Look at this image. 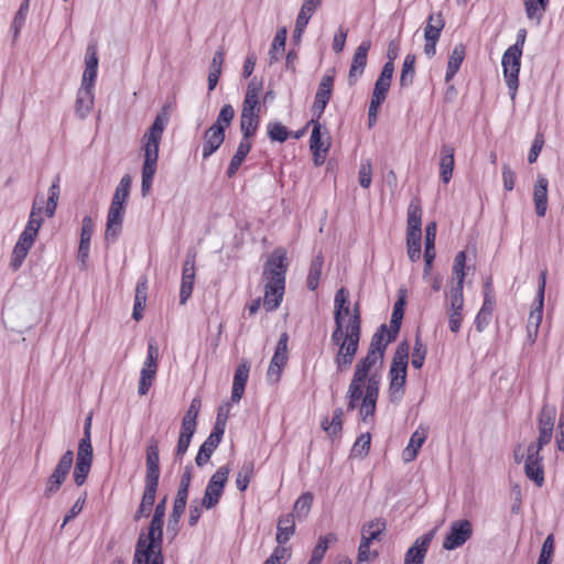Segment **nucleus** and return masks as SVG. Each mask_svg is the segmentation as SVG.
<instances>
[{
  "label": "nucleus",
  "mask_w": 564,
  "mask_h": 564,
  "mask_svg": "<svg viewBox=\"0 0 564 564\" xmlns=\"http://www.w3.org/2000/svg\"><path fill=\"white\" fill-rule=\"evenodd\" d=\"M361 338V317L360 305L358 302L354 304L352 314L348 318L346 326L335 327L330 341L337 347L334 356L336 373L346 372L352 365L359 349Z\"/></svg>",
  "instance_id": "1"
},
{
  "label": "nucleus",
  "mask_w": 564,
  "mask_h": 564,
  "mask_svg": "<svg viewBox=\"0 0 564 564\" xmlns=\"http://www.w3.org/2000/svg\"><path fill=\"white\" fill-rule=\"evenodd\" d=\"M167 122L169 117L164 113H159L142 139L144 160L142 165L141 194L143 197H145L152 188L158 169L160 143Z\"/></svg>",
  "instance_id": "2"
},
{
  "label": "nucleus",
  "mask_w": 564,
  "mask_h": 564,
  "mask_svg": "<svg viewBox=\"0 0 564 564\" xmlns=\"http://www.w3.org/2000/svg\"><path fill=\"white\" fill-rule=\"evenodd\" d=\"M286 256L284 252H274L267 261L263 269V278L267 280L264 286L263 305L267 311H275L284 295Z\"/></svg>",
  "instance_id": "3"
},
{
  "label": "nucleus",
  "mask_w": 564,
  "mask_h": 564,
  "mask_svg": "<svg viewBox=\"0 0 564 564\" xmlns=\"http://www.w3.org/2000/svg\"><path fill=\"white\" fill-rule=\"evenodd\" d=\"M163 525L164 517L153 513L148 531L139 534L132 564H147L150 558L164 560Z\"/></svg>",
  "instance_id": "4"
},
{
  "label": "nucleus",
  "mask_w": 564,
  "mask_h": 564,
  "mask_svg": "<svg viewBox=\"0 0 564 564\" xmlns=\"http://www.w3.org/2000/svg\"><path fill=\"white\" fill-rule=\"evenodd\" d=\"M409 364V345L402 341L398 345L389 372V400L393 404H399L405 393L406 370Z\"/></svg>",
  "instance_id": "5"
},
{
  "label": "nucleus",
  "mask_w": 564,
  "mask_h": 564,
  "mask_svg": "<svg viewBox=\"0 0 564 564\" xmlns=\"http://www.w3.org/2000/svg\"><path fill=\"white\" fill-rule=\"evenodd\" d=\"M522 53L518 48L506 50L502 55L501 65L503 68L505 80L509 90L510 99L516 100L519 87V73L521 68Z\"/></svg>",
  "instance_id": "6"
},
{
  "label": "nucleus",
  "mask_w": 564,
  "mask_h": 564,
  "mask_svg": "<svg viewBox=\"0 0 564 564\" xmlns=\"http://www.w3.org/2000/svg\"><path fill=\"white\" fill-rule=\"evenodd\" d=\"M382 364L383 361L379 358L367 354L356 364L350 382L359 384V387L366 389V386L369 384L372 378H375L378 381V388H380L381 375L379 373V370L381 369Z\"/></svg>",
  "instance_id": "7"
},
{
  "label": "nucleus",
  "mask_w": 564,
  "mask_h": 564,
  "mask_svg": "<svg viewBox=\"0 0 564 564\" xmlns=\"http://www.w3.org/2000/svg\"><path fill=\"white\" fill-rule=\"evenodd\" d=\"M230 468L228 465L220 466L210 477L202 499V507L212 509L216 507L223 496L225 485L228 480Z\"/></svg>",
  "instance_id": "8"
},
{
  "label": "nucleus",
  "mask_w": 564,
  "mask_h": 564,
  "mask_svg": "<svg viewBox=\"0 0 564 564\" xmlns=\"http://www.w3.org/2000/svg\"><path fill=\"white\" fill-rule=\"evenodd\" d=\"M158 359H159V348L154 339L149 340L147 357L143 361V366L140 371V379L138 386L139 395H145L154 379L158 371Z\"/></svg>",
  "instance_id": "9"
},
{
  "label": "nucleus",
  "mask_w": 564,
  "mask_h": 564,
  "mask_svg": "<svg viewBox=\"0 0 564 564\" xmlns=\"http://www.w3.org/2000/svg\"><path fill=\"white\" fill-rule=\"evenodd\" d=\"M73 463L74 453L73 451L68 449L62 455L57 465L55 466V468L53 469L52 474L48 476L45 482L44 496L46 498L52 497L61 489V486L66 480L70 471Z\"/></svg>",
  "instance_id": "10"
},
{
  "label": "nucleus",
  "mask_w": 564,
  "mask_h": 564,
  "mask_svg": "<svg viewBox=\"0 0 564 564\" xmlns=\"http://www.w3.org/2000/svg\"><path fill=\"white\" fill-rule=\"evenodd\" d=\"M473 535L471 522L467 519L451 523L449 530L443 540V547L447 551L463 546Z\"/></svg>",
  "instance_id": "11"
},
{
  "label": "nucleus",
  "mask_w": 564,
  "mask_h": 564,
  "mask_svg": "<svg viewBox=\"0 0 564 564\" xmlns=\"http://www.w3.org/2000/svg\"><path fill=\"white\" fill-rule=\"evenodd\" d=\"M379 389L377 379L372 378L369 384L366 386L365 394L359 408V415L364 423H373V417L379 397Z\"/></svg>",
  "instance_id": "12"
},
{
  "label": "nucleus",
  "mask_w": 564,
  "mask_h": 564,
  "mask_svg": "<svg viewBox=\"0 0 564 564\" xmlns=\"http://www.w3.org/2000/svg\"><path fill=\"white\" fill-rule=\"evenodd\" d=\"M334 85V77L332 75H324L315 95L313 106L311 108L313 118L319 120L324 115L327 104L332 98Z\"/></svg>",
  "instance_id": "13"
},
{
  "label": "nucleus",
  "mask_w": 564,
  "mask_h": 564,
  "mask_svg": "<svg viewBox=\"0 0 564 564\" xmlns=\"http://www.w3.org/2000/svg\"><path fill=\"white\" fill-rule=\"evenodd\" d=\"M288 333H282L279 337L273 357L268 368L269 379H274V381L280 379L281 372L288 361Z\"/></svg>",
  "instance_id": "14"
},
{
  "label": "nucleus",
  "mask_w": 564,
  "mask_h": 564,
  "mask_svg": "<svg viewBox=\"0 0 564 564\" xmlns=\"http://www.w3.org/2000/svg\"><path fill=\"white\" fill-rule=\"evenodd\" d=\"M124 205L111 202L105 230V238L107 241H116L122 231Z\"/></svg>",
  "instance_id": "15"
},
{
  "label": "nucleus",
  "mask_w": 564,
  "mask_h": 564,
  "mask_svg": "<svg viewBox=\"0 0 564 564\" xmlns=\"http://www.w3.org/2000/svg\"><path fill=\"white\" fill-rule=\"evenodd\" d=\"M195 251H189L183 264L180 288V304H185L191 297L195 282Z\"/></svg>",
  "instance_id": "16"
},
{
  "label": "nucleus",
  "mask_w": 564,
  "mask_h": 564,
  "mask_svg": "<svg viewBox=\"0 0 564 564\" xmlns=\"http://www.w3.org/2000/svg\"><path fill=\"white\" fill-rule=\"evenodd\" d=\"M371 47L370 40H364L356 48L348 74V84L355 85L365 72L368 59V52Z\"/></svg>",
  "instance_id": "17"
},
{
  "label": "nucleus",
  "mask_w": 564,
  "mask_h": 564,
  "mask_svg": "<svg viewBox=\"0 0 564 564\" xmlns=\"http://www.w3.org/2000/svg\"><path fill=\"white\" fill-rule=\"evenodd\" d=\"M545 284H546V270H543L539 278V290L536 292V297H535V302L538 303V305H536L535 310L531 311L529 318H528V325H527L528 335H531V333H533L534 337L538 336L539 326L542 321Z\"/></svg>",
  "instance_id": "18"
},
{
  "label": "nucleus",
  "mask_w": 564,
  "mask_h": 564,
  "mask_svg": "<svg viewBox=\"0 0 564 564\" xmlns=\"http://www.w3.org/2000/svg\"><path fill=\"white\" fill-rule=\"evenodd\" d=\"M390 86V82L383 80L381 78H377L375 83L372 96L368 108V121L370 127L373 126L377 121L379 108L386 100Z\"/></svg>",
  "instance_id": "19"
},
{
  "label": "nucleus",
  "mask_w": 564,
  "mask_h": 564,
  "mask_svg": "<svg viewBox=\"0 0 564 564\" xmlns=\"http://www.w3.org/2000/svg\"><path fill=\"white\" fill-rule=\"evenodd\" d=\"M94 457V449L86 447H78L73 478L77 486L86 482L88 474L91 468Z\"/></svg>",
  "instance_id": "20"
},
{
  "label": "nucleus",
  "mask_w": 564,
  "mask_h": 564,
  "mask_svg": "<svg viewBox=\"0 0 564 564\" xmlns=\"http://www.w3.org/2000/svg\"><path fill=\"white\" fill-rule=\"evenodd\" d=\"M434 532L430 531L419 536L413 545L406 551L404 564H424Z\"/></svg>",
  "instance_id": "21"
},
{
  "label": "nucleus",
  "mask_w": 564,
  "mask_h": 564,
  "mask_svg": "<svg viewBox=\"0 0 564 564\" xmlns=\"http://www.w3.org/2000/svg\"><path fill=\"white\" fill-rule=\"evenodd\" d=\"M147 471L145 482H152L159 485L160 479V454L158 441L151 437L147 446Z\"/></svg>",
  "instance_id": "22"
},
{
  "label": "nucleus",
  "mask_w": 564,
  "mask_h": 564,
  "mask_svg": "<svg viewBox=\"0 0 564 564\" xmlns=\"http://www.w3.org/2000/svg\"><path fill=\"white\" fill-rule=\"evenodd\" d=\"M391 330L386 324L380 325L371 337L367 354L383 361L387 346L394 339H390Z\"/></svg>",
  "instance_id": "23"
},
{
  "label": "nucleus",
  "mask_w": 564,
  "mask_h": 564,
  "mask_svg": "<svg viewBox=\"0 0 564 564\" xmlns=\"http://www.w3.org/2000/svg\"><path fill=\"white\" fill-rule=\"evenodd\" d=\"M349 293L345 288L337 290L334 297V323L335 327L346 326V317L351 316Z\"/></svg>",
  "instance_id": "24"
},
{
  "label": "nucleus",
  "mask_w": 564,
  "mask_h": 564,
  "mask_svg": "<svg viewBox=\"0 0 564 564\" xmlns=\"http://www.w3.org/2000/svg\"><path fill=\"white\" fill-rule=\"evenodd\" d=\"M95 231V221L90 216H85L82 221L80 239L78 246V260L85 264L90 252V240Z\"/></svg>",
  "instance_id": "25"
},
{
  "label": "nucleus",
  "mask_w": 564,
  "mask_h": 564,
  "mask_svg": "<svg viewBox=\"0 0 564 564\" xmlns=\"http://www.w3.org/2000/svg\"><path fill=\"white\" fill-rule=\"evenodd\" d=\"M542 460L543 457L540 455V452H536V454L528 452L524 463L525 476L530 480L534 481L538 487H542L544 484V469Z\"/></svg>",
  "instance_id": "26"
},
{
  "label": "nucleus",
  "mask_w": 564,
  "mask_h": 564,
  "mask_svg": "<svg viewBox=\"0 0 564 564\" xmlns=\"http://www.w3.org/2000/svg\"><path fill=\"white\" fill-rule=\"evenodd\" d=\"M36 237L29 234H20L12 251L11 267L13 270H18L22 265Z\"/></svg>",
  "instance_id": "27"
},
{
  "label": "nucleus",
  "mask_w": 564,
  "mask_h": 564,
  "mask_svg": "<svg viewBox=\"0 0 564 564\" xmlns=\"http://www.w3.org/2000/svg\"><path fill=\"white\" fill-rule=\"evenodd\" d=\"M36 237L29 234H20L12 251L11 267L13 270H18L22 265Z\"/></svg>",
  "instance_id": "28"
},
{
  "label": "nucleus",
  "mask_w": 564,
  "mask_h": 564,
  "mask_svg": "<svg viewBox=\"0 0 564 564\" xmlns=\"http://www.w3.org/2000/svg\"><path fill=\"white\" fill-rule=\"evenodd\" d=\"M250 365L248 361H242L236 368L231 389V401L239 402L243 395L245 388L249 378Z\"/></svg>",
  "instance_id": "29"
},
{
  "label": "nucleus",
  "mask_w": 564,
  "mask_h": 564,
  "mask_svg": "<svg viewBox=\"0 0 564 564\" xmlns=\"http://www.w3.org/2000/svg\"><path fill=\"white\" fill-rule=\"evenodd\" d=\"M547 186L549 181L547 178L539 174L536 178V183L534 185L533 189V200H534V207H535V214L539 217H544L547 209Z\"/></svg>",
  "instance_id": "30"
},
{
  "label": "nucleus",
  "mask_w": 564,
  "mask_h": 564,
  "mask_svg": "<svg viewBox=\"0 0 564 564\" xmlns=\"http://www.w3.org/2000/svg\"><path fill=\"white\" fill-rule=\"evenodd\" d=\"M221 128L213 129L208 128L204 132V142L202 148L203 159L206 160L213 155L224 143L226 134L221 132Z\"/></svg>",
  "instance_id": "31"
},
{
  "label": "nucleus",
  "mask_w": 564,
  "mask_h": 564,
  "mask_svg": "<svg viewBox=\"0 0 564 564\" xmlns=\"http://www.w3.org/2000/svg\"><path fill=\"white\" fill-rule=\"evenodd\" d=\"M158 487V484L145 482L141 503L133 517L134 521H139L141 518H147L151 514L152 508L155 502Z\"/></svg>",
  "instance_id": "32"
},
{
  "label": "nucleus",
  "mask_w": 564,
  "mask_h": 564,
  "mask_svg": "<svg viewBox=\"0 0 564 564\" xmlns=\"http://www.w3.org/2000/svg\"><path fill=\"white\" fill-rule=\"evenodd\" d=\"M455 150L451 144H443L440 151V177L444 184L449 183L454 170Z\"/></svg>",
  "instance_id": "33"
},
{
  "label": "nucleus",
  "mask_w": 564,
  "mask_h": 564,
  "mask_svg": "<svg viewBox=\"0 0 564 564\" xmlns=\"http://www.w3.org/2000/svg\"><path fill=\"white\" fill-rule=\"evenodd\" d=\"M94 88L85 86L79 87L76 96L75 111L80 119H85L89 115L94 106Z\"/></svg>",
  "instance_id": "34"
},
{
  "label": "nucleus",
  "mask_w": 564,
  "mask_h": 564,
  "mask_svg": "<svg viewBox=\"0 0 564 564\" xmlns=\"http://www.w3.org/2000/svg\"><path fill=\"white\" fill-rule=\"evenodd\" d=\"M295 533V521L293 513L282 514L276 524V536L278 544L284 545L289 542L291 536Z\"/></svg>",
  "instance_id": "35"
},
{
  "label": "nucleus",
  "mask_w": 564,
  "mask_h": 564,
  "mask_svg": "<svg viewBox=\"0 0 564 564\" xmlns=\"http://www.w3.org/2000/svg\"><path fill=\"white\" fill-rule=\"evenodd\" d=\"M465 56H466V47L463 44H457L453 48V51L448 57L446 74H445L446 83L451 82L455 77V75L457 74V72L460 68V65L463 64V62L465 59Z\"/></svg>",
  "instance_id": "36"
},
{
  "label": "nucleus",
  "mask_w": 564,
  "mask_h": 564,
  "mask_svg": "<svg viewBox=\"0 0 564 564\" xmlns=\"http://www.w3.org/2000/svg\"><path fill=\"white\" fill-rule=\"evenodd\" d=\"M307 126H312V133L310 138L311 150H322V152H328L329 150V137L323 139L322 124L317 119H311Z\"/></svg>",
  "instance_id": "37"
},
{
  "label": "nucleus",
  "mask_w": 564,
  "mask_h": 564,
  "mask_svg": "<svg viewBox=\"0 0 564 564\" xmlns=\"http://www.w3.org/2000/svg\"><path fill=\"white\" fill-rule=\"evenodd\" d=\"M324 264V257L322 251H319L312 260L308 269V274L306 279V286L311 291H315L319 284V280L322 276V269Z\"/></svg>",
  "instance_id": "38"
},
{
  "label": "nucleus",
  "mask_w": 564,
  "mask_h": 564,
  "mask_svg": "<svg viewBox=\"0 0 564 564\" xmlns=\"http://www.w3.org/2000/svg\"><path fill=\"white\" fill-rule=\"evenodd\" d=\"M523 4L528 19L540 23L549 9L550 0H523Z\"/></svg>",
  "instance_id": "39"
},
{
  "label": "nucleus",
  "mask_w": 564,
  "mask_h": 564,
  "mask_svg": "<svg viewBox=\"0 0 564 564\" xmlns=\"http://www.w3.org/2000/svg\"><path fill=\"white\" fill-rule=\"evenodd\" d=\"M426 440L424 432L415 431L403 451L404 462H412L416 458L419 449L422 447Z\"/></svg>",
  "instance_id": "40"
},
{
  "label": "nucleus",
  "mask_w": 564,
  "mask_h": 564,
  "mask_svg": "<svg viewBox=\"0 0 564 564\" xmlns=\"http://www.w3.org/2000/svg\"><path fill=\"white\" fill-rule=\"evenodd\" d=\"M444 26L445 21L441 12L437 14H430L424 28V39L440 40Z\"/></svg>",
  "instance_id": "41"
},
{
  "label": "nucleus",
  "mask_w": 564,
  "mask_h": 564,
  "mask_svg": "<svg viewBox=\"0 0 564 564\" xmlns=\"http://www.w3.org/2000/svg\"><path fill=\"white\" fill-rule=\"evenodd\" d=\"M384 529L386 522L383 520H371L362 527L361 539L371 543L373 540L379 539Z\"/></svg>",
  "instance_id": "42"
},
{
  "label": "nucleus",
  "mask_w": 564,
  "mask_h": 564,
  "mask_svg": "<svg viewBox=\"0 0 564 564\" xmlns=\"http://www.w3.org/2000/svg\"><path fill=\"white\" fill-rule=\"evenodd\" d=\"M285 43H286V30L283 28L279 30L273 39L271 50L269 52L270 55V63L273 64L281 59L284 50H285Z\"/></svg>",
  "instance_id": "43"
},
{
  "label": "nucleus",
  "mask_w": 564,
  "mask_h": 564,
  "mask_svg": "<svg viewBox=\"0 0 564 564\" xmlns=\"http://www.w3.org/2000/svg\"><path fill=\"white\" fill-rule=\"evenodd\" d=\"M330 541H336V536L334 534L319 536L317 544L312 551L311 558L307 564H321Z\"/></svg>",
  "instance_id": "44"
},
{
  "label": "nucleus",
  "mask_w": 564,
  "mask_h": 564,
  "mask_svg": "<svg viewBox=\"0 0 564 564\" xmlns=\"http://www.w3.org/2000/svg\"><path fill=\"white\" fill-rule=\"evenodd\" d=\"M254 474L253 462H245L237 473L236 487L239 491L243 492L248 489V486Z\"/></svg>",
  "instance_id": "45"
},
{
  "label": "nucleus",
  "mask_w": 564,
  "mask_h": 564,
  "mask_svg": "<svg viewBox=\"0 0 564 564\" xmlns=\"http://www.w3.org/2000/svg\"><path fill=\"white\" fill-rule=\"evenodd\" d=\"M415 55L408 54L404 57L402 70L400 74V86L409 87L413 84L414 75H415Z\"/></svg>",
  "instance_id": "46"
},
{
  "label": "nucleus",
  "mask_w": 564,
  "mask_h": 564,
  "mask_svg": "<svg viewBox=\"0 0 564 564\" xmlns=\"http://www.w3.org/2000/svg\"><path fill=\"white\" fill-rule=\"evenodd\" d=\"M403 306H404V299L400 297L394 303L393 311L391 314L390 328H388L389 330H391L390 339H395L399 334V330H400V327L402 324L403 314H404Z\"/></svg>",
  "instance_id": "47"
},
{
  "label": "nucleus",
  "mask_w": 564,
  "mask_h": 564,
  "mask_svg": "<svg viewBox=\"0 0 564 564\" xmlns=\"http://www.w3.org/2000/svg\"><path fill=\"white\" fill-rule=\"evenodd\" d=\"M408 228L422 229V207L421 202L414 198L408 207Z\"/></svg>",
  "instance_id": "48"
},
{
  "label": "nucleus",
  "mask_w": 564,
  "mask_h": 564,
  "mask_svg": "<svg viewBox=\"0 0 564 564\" xmlns=\"http://www.w3.org/2000/svg\"><path fill=\"white\" fill-rule=\"evenodd\" d=\"M343 416L344 411L340 408H337L333 412V417L329 421L327 417H325L322 421V427L324 431H326L329 435H337L341 432L343 429Z\"/></svg>",
  "instance_id": "49"
},
{
  "label": "nucleus",
  "mask_w": 564,
  "mask_h": 564,
  "mask_svg": "<svg viewBox=\"0 0 564 564\" xmlns=\"http://www.w3.org/2000/svg\"><path fill=\"white\" fill-rule=\"evenodd\" d=\"M235 117V109L231 105L226 104L220 108L216 121L210 126L213 129L221 128V132H226V129L231 124Z\"/></svg>",
  "instance_id": "50"
},
{
  "label": "nucleus",
  "mask_w": 564,
  "mask_h": 564,
  "mask_svg": "<svg viewBox=\"0 0 564 564\" xmlns=\"http://www.w3.org/2000/svg\"><path fill=\"white\" fill-rule=\"evenodd\" d=\"M59 198V176L57 175L48 188V197L45 205V213L47 217H53L57 208Z\"/></svg>",
  "instance_id": "51"
},
{
  "label": "nucleus",
  "mask_w": 564,
  "mask_h": 564,
  "mask_svg": "<svg viewBox=\"0 0 564 564\" xmlns=\"http://www.w3.org/2000/svg\"><path fill=\"white\" fill-rule=\"evenodd\" d=\"M260 123V117H245L240 116V131L242 133V138L245 140H250L257 132Z\"/></svg>",
  "instance_id": "52"
},
{
  "label": "nucleus",
  "mask_w": 564,
  "mask_h": 564,
  "mask_svg": "<svg viewBox=\"0 0 564 564\" xmlns=\"http://www.w3.org/2000/svg\"><path fill=\"white\" fill-rule=\"evenodd\" d=\"M131 188V177L129 174H126L121 177L119 184L117 185L111 202L123 204L129 197Z\"/></svg>",
  "instance_id": "53"
},
{
  "label": "nucleus",
  "mask_w": 564,
  "mask_h": 564,
  "mask_svg": "<svg viewBox=\"0 0 564 564\" xmlns=\"http://www.w3.org/2000/svg\"><path fill=\"white\" fill-rule=\"evenodd\" d=\"M463 307H464V303H457L456 305H454V303H451V306L448 310V325H449V329L453 333H458L462 327Z\"/></svg>",
  "instance_id": "54"
},
{
  "label": "nucleus",
  "mask_w": 564,
  "mask_h": 564,
  "mask_svg": "<svg viewBox=\"0 0 564 564\" xmlns=\"http://www.w3.org/2000/svg\"><path fill=\"white\" fill-rule=\"evenodd\" d=\"M426 346L422 343L420 335L415 336L414 347L412 351L411 365L415 369H421L426 357Z\"/></svg>",
  "instance_id": "55"
},
{
  "label": "nucleus",
  "mask_w": 564,
  "mask_h": 564,
  "mask_svg": "<svg viewBox=\"0 0 564 564\" xmlns=\"http://www.w3.org/2000/svg\"><path fill=\"white\" fill-rule=\"evenodd\" d=\"M313 503V495L311 492H304L302 494L294 503V514L297 518H305Z\"/></svg>",
  "instance_id": "56"
},
{
  "label": "nucleus",
  "mask_w": 564,
  "mask_h": 564,
  "mask_svg": "<svg viewBox=\"0 0 564 564\" xmlns=\"http://www.w3.org/2000/svg\"><path fill=\"white\" fill-rule=\"evenodd\" d=\"M268 137L272 141L283 143L289 138V130L281 122H269L267 126Z\"/></svg>",
  "instance_id": "57"
},
{
  "label": "nucleus",
  "mask_w": 564,
  "mask_h": 564,
  "mask_svg": "<svg viewBox=\"0 0 564 564\" xmlns=\"http://www.w3.org/2000/svg\"><path fill=\"white\" fill-rule=\"evenodd\" d=\"M556 416L554 406L543 405L539 414V429L553 430Z\"/></svg>",
  "instance_id": "58"
},
{
  "label": "nucleus",
  "mask_w": 564,
  "mask_h": 564,
  "mask_svg": "<svg viewBox=\"0 0 564 564\" xmlns=\"http://www.w3.org/2000/svg\"><path fill=\"white\" fill-rule=\"evenodd\" d=\"M371 435L369 432L362 433L354 443L351 453L355 456L364 457L369 453Z\"/></svg>",
  "instance_id": "59"
},
{
  "label": "nucleus",
  "mask_w": 564,
  "mask_h": 564,
  "mask_svg": "<svg viewBox=\"0 0 564 564\" xmlns=\"http://www.w3.org/2000/svg\"><path fill=\"white\" fill-rule=\"evenodd\" d=\"M364 390H365V388L359 387V384H355L351 382L349 383L348 390L346 393L348 411H354L357 408V404L364 394Z\"/></svg>",
  "instance_id": "60"
},
{
  "label": "nucleus",
  "mask_w": 564,
  "mask_h": 564,
  "mask_svg": "<svg viewBox=\"0 0 564 564\" xmlns=\"http://www.w3.org/2000/svg\"><path fill=\"white\" fill-rule=\"evenodd\" d=\"M259 91L260 87L254 82H250L247 88L245 100L242 102V107L260 108Z\"/></svg>",
  "instance_id": "61"
},
{
  "label": "nucleus",
  "mask_w": 564,
  "mask_h": 564,
  "mask_svg": "<svg viewBox=\"0 0 564 564\" xmlns=\"http://www.w3.org/2000/svg\"><path fill=\"white\" fill-rule=\"evenodd\" d=\"M436 223L432 221L425 227V248L424 254L436 256L435 253V237H436Z\"/></svg>",
  "instance_id": "62"
},
{
  "label": "nucleus",
  "mask_w": 564,
  "mask_h": 564,
  "mask_svg": "<svg viewBox=\"0 0 564 564\" xmlns=\"http://www.w3.org/2000/svg\"><path fill=\"white\" fill-rule=\"evenodd\" d=\"M466 252L459 251L454 259L453 275L456 281H465Z\"/></svg>",
  "instance_id": "63"
},
{
  "label": "nucleus",
  "mask_w": 564,
  "mask_h": 564,
  "mask_svg": "<svg viewBox=\"0 0 564 564\" xmlns=\"http://www.w3.org/2000/svg\"><path fill=\"white\" fill-rule=\"evenodd\" d=\"M554 552V541L553 535L550 534L546 536L542 544V549L539 555V560L536 564H551L552 554Z\"/></svg>",
  "instance_id": "64"
}]
</instances>
